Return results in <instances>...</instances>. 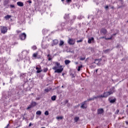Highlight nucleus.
Listing matches in <instances>:
<instances>
[{"label":"nucleus","instance_id":"f257e3e1","mask_svg":"<svg viewBox=\"0 0 128 128\" xmlns=\"http://www.w3.org/2000/svg\"><path fill=\"white\" fill-rule=\"evenodd\" d=\"M114 88H112L110 89V92H104L103 95H100V96H98L97 97H94L92 98L88 99L87 100L88 102H90V100H94V98H108V96H110V94H114Z\"/></svg>","mask_w":128,"mask_h":128},{"label":"nucleus","instance_id":"f03ea898","mask_svg":"<svg viewBox=\"0 0 128 128\" xmlns=\"http://www.w3.org/2000/svg\"><path fill=\"white\" fill-rule=\"evenodd\" d=\"M56 66H54L52 68V70H54V72H58V74H60L64 70V68H62V66L60 65V64L58 62H55Z\"/></svg>","mask_w":128,"mask_h":128},{"label":"nucleus","instance_id":"7ed1b4c3","mask_svg":"<svg viewBox=\"0 0 128 128\" xmlns=\"http://www.w3.org/2000/svg\"><path fill=\"white\" fill-rule=\"evenodd\" d=\"M20 38L22 40H26V34L24 33L20 34Z\"/></svg>","mask_w":128,"mask_h":128},{"label":"nucleus","instance_id":"20e7f679","mask_svg":"<svg viewBox=\"0 0 128 128\" xmlns=\"http://www.w3.org/2000/svg\"><path fill=\"white\" fill-rule=\"evenodd\" d=\"M6 32H8V28H6V27H4V26L1 27L2 34H6Z\"/></svg>","mask_w":128,"mask_h":128},{"label":"nucleus","instance_id":"39448f33","mask_svg":"<svg viewBox=\"0 0 128 128\" xmlns=\"http://www.w3.org/2000/svg\"><path fill=\"white\" fill-rule=\"evenodd\" d=\"M68 44L71 45L74 44H76V40L72 38H69L68 40Z\"/></svg>","mask_w":128,"mask_h":128},{"label":"nucleus","instance_id":"423d86ee","mask_svg":"<svg viewBox=\"0 0 128 128\" xmlns=\"http://www.w3.org/2000/svg\"><path fill=\"white\" fill-rule=\"evenodd\" d=\"M104 109H102V108H98V110L97 114H104Z\"/></svg>","mask_w":128,"mask_h":128},{"label":"nucleus","instance_id":"0eeeda50","mask_svg":"<svg viewBox=\"0 0 128 128\" xmlns=\"http://www.w3.org/2000/svg\"><path fill=\"white\" fill-rule=\"evenodd\" d=\"M81 108L83 109L86 108V102H84L82 104Z\"/></svg>","mask_w":128,"mask_h":128},{"label":"nucleus","instance_id":"6e6552de","mask_svg":"<svg viewBox=\"0 0 128 128\" xmlns=\"http://www.w3.org/2000/svg\"><path fill=\"white\" fill-rule=\"evenodd\" d=\"M17 5L18 6H24V3L21 2H17Z\"/></svg>","mask_w":128,"mask_h":128},{"label":"nucleus","instance_id":"1a4fd4ad","mask_svg":"<svg viewBox=\"0 0 128 128\" xmlns=\"http://www.w3.org/2000/svg\"><path fill=\"white\" fill-rule=\"evenodd\" d=\"M101 32H102L104 34H106V30L105 28H102L101 30Z\"/></svg>","mask_w":128,"mask_h":128},{"label":"nucleus","instance_id":"9d476101","mask_svg":"<svg viewBox=\"0 0 128 128\" xmlns=\"http://www.w3.org/2000/svg\"><path fill=\"white\" fill-rule=\"evenodd\" d=\"M92 42H94V38H89L88 40V44H92Z\"/></svg>","mask_w":128,"mask_h":128},{"label":"nucleus","instance_id":"9b49d317","mask_svg":"<svg viewBox=\"0 0 128 128\" xmlns=\"http://www.w3.org/2000/svg\"><path fill=\"white\" fill-rule=\"evenodd\" d=\"M64 64H65L68 65V64H70V60H66L64 61Z\"/></svg>","mask_w":128,"mask_h":128},{"label":"nucleus","instance_id":"f8f14e48","mask_svg":"<svg viewBox=\"0 0 128 128\" xmlns=\"http://www.w3.org/2000/svg\"><path fill=\"white\" fill-rule=\"evenodd\" d=\"M36 70H37L36 72L38 74H40V72H42V70L40 69V68H38V67H36Z\"/></svg>","mask_w":128,"mask_h":128},{"label":"nucleus","instance_id":"ddd939ff","mask_svg":"<svg viewBox=\"0 0 128 128\" xmlns=\"http://www.w3.org/2000/svg\"><path fill=\"white\" fill-rule=\"evenodd\" d=\"M109 102L111 104H114L116 102V99H109Z\"/></svg>","mask_w":128,"mask_h":128},{"label":"nucleus","instance_id":"4468645a","mask_svg":"<svg viewBox=\"0 0 128 128\" xmlns=\"http://www.w3.org/2000/svg\"><path fill=\"white\" fill-rule=\"evenodd\" d=\"M56 118L58 120H62L64 118V116H57Z\"/></svg>","mask_w":128,"mask_h":128},{"label":"nucleus","instance_id":"2eb2a0df","mask_svg":"<svg viewBox=\"0 0 128 128\" xmlns=\"http://www.w3.org/2000/svg\"><path fill=\"white\" fill-rule=\"evenodd\" d=\"M78 120H80V118H78V117H75L74 118V122H78Z\"/></svg>","mask_w":128,"mask_h":128},{"label":"nucleus","instance_id":"dca6fc26","mask_svg":"<svg viewBox=\"0 0 128 128\" xmlns=\"http://www.w3.org/2000/svg\"><path fill=\"white\" fill-rule=\"evenodd\" d=\"M37 104L36 102H32L31 104V106H36Z\"/></svg>","mask_w":128,"mask_h":128},{"label":"nucleus","instance_id":"f3484780","mask_svg":"<svg viewBox=\"0 0 128 128\" xmlns=\"http://www.w3.org/2000/svg\"><path fill=\"white\" fill-rule=\"evenodd\" d=\"M36 114H38V116H40L42 114V112L38 110L36 112Z\"/></svg>","mask_w":128,"mask_h":128},{"label":"nucleus","instance_id":"a211bd4d","mask_svg":"<svg viewBox=\"0 0 128 128\" xmlns=\"http://www.w3.org/2000/svg\"><path fill=\"white\" fill-rule=\"evenodd\" d=\"M56 96H54L51 98V100H56Z\"/></svg>","mask_w":128,"mask_h":128},{"label":"nucleus","instance_id":"6ab92c4d","mask_svg":"<svg viewBox=\"0 0 128 128\" xmlns=\"http://www.w3.org/2000/svg\"><path fill=\"white\" fill-rule=\"evenodd\" d=\"M48 60H52V56H50V54L48 55Z\"/></svg>","mask_w":128,"mask_h":128},{"label":"nucleus","instance_id":"aec40b11","mask_svg":"<svg viewBox=\"0 0 128 128\" xmlns=\"http://www.w3.org/2000/svg\"><path fill=\"white\" fill-rule=\"evenodd\" d=\"M33 58H36L38 56V53H34L32 55Z\"/></svg>","mask_w":128,"mask_h":128},{"label":"nucleus","instance_id":"412c9836","mask_svg":"<svg viewBox=\"0 0 128 128\" xmlns=\"http://www.w3.org/2000/svg\"><path fill=\"white\" fill-rule=\"evenodd\" d=\"M11 17L10 16V15H7L5 16V18H6V20H8V18H10Z\"/></svg>","mask_w":128,"mask_h":128},{"label":"nucleus","instance_id":"4be33fe9","mask_svg":"<svg viewBox=\"0 0 128 128\" xmlns=\"http://www.w3.org/2000/svg\"><path fill=\"white\" fill-rule=\"evenodd\" d=\"M64 44V41L60 40V44H59V46H62V44Z\"/></svg>","mask_w":128,"mask_h":128},{"label":"nucleus","instance_id":"5701e85b","mask_svg":"<svg viewBox=\"0 0 128 128\" xmlns=\"http://www.w3.org/2000/svg\"><path fill=\"white\" fill-rule=\"evenodd\" d=\"M54 44H58V40H56L53 41Z\"/></svg>","mask_w":128,"mask_h":128},{"label":"nucleus","instance_id":"b1692460","mask_svg":"<svg viewBox=\"0 0 128 128\" xmlns=\"http://www.w3.org/2000/svg\"><path fill=\"white\" fill-rule=\"evenodd\" d=\"M82 68V66H80L78 67V72H80V68Z\"/></svg>","mask_w":128,"mask_h":128},{"label":"nucleus","instance_id":"393cba45","mask_svg":"<svg viewBox=\"0 0 128 128\" xmlns=\"http://www.w3.org/2000/svg\"><path fill=\"white\" fill-rule=\"evenodd\" d=\"M32 108V106L30 104L27 108V110H30V108Z\"/></svg>","mask_w":128,"mask_h":128},{"label":"nucleus","instance_id":"a878e982","mask_svg":"<svg viewBox=\"0 0 128 128\" xmlns=\"http://www.w3.org/2000/svg\"><path fill=\"white\" fill-rule=\"evenodd\" d=\"M45 116H48V111H46L44 112Z\"/></svg>","mask_w":128,"mask_h":128},{"label":"nucleus","instance_id":"bb28decb","mask_svg":"<svg viewBox=\"0 0 128 128\" xmlns=\"http://www.w3.org/2000/svg\"><path fill=\"white\" fill-rule=\"evenodd\" d=\"M66 2L68 4H70L72 2V0H66Z\"/></svg>","mask_w":128,"mask_h":128},{"label":"nucleus","instance_id":"cd10ccee","mask_svg":"<svg viewBox=\"0 0 128 128\" xmlns=\"http://www.w3.org/2000/svg\"><path fill=\"white\" fill-rule=\"evenodd\" d=\"M110 52V50L108 49L104 50V52H106H106Z\"/></svg>","mask_w":128,"mask_h":128},{"label":"nucleus","instance_id":"c85d7f7f","mask_svg":"<svg viewBox=\"0 0 128 128\" xmlns=\"http://www.w3.org/2000/svg\"><path fill=\"white\" fill-rule=\"evenodd\" d=\"M32 50H35L36 48V46H32Z\"/></svg>","mask_w":128,"mask_h":128},{"label":"nucleus","instance_id":"c756f323","mask_svg":"<svg viewBox=\"0 0 128 128\" xmlns=\"http://www.w3.org/2000/svg\"><path fill=\"white\" fill-rule=\"evenodd\" d=\"M80 60H86V58H80Z\"/></svg>","mask_w":128,"mask_h":128},{"label":"nucleus","instance_id":"7c9ffc66","mask_svg":"<svg viewBox=\"0 0 128 128\" xmlns=\"http://www.w3.org/2000/svg\"><path fill=\"white\" fill-rule=\"evenodd\" d=\"M10 7L12 8H14V5L11 4V5H10Z\"/></svg>","mask_w":128,"mask_h":128},{"label":"nucleus","instance_id":"2f4dec72","mask_svg":"<svg viewBox=\"0 0 128 128\" xmlns=\"http://www.w3.org/2000/svg\"><path fill=\"white\" fill-rule=\"evenodd\" d=\"M82 42V40H77V42Z\"/></svg>","mask_w":128,"mask_h":128},{"label":"nucleus","instance_id":"473e14b6","mask_svg":"<svg viewBox=\"0 0 128 128\" xmlns=\"http://www.w3.org/2000/svg\"><path fill=\"white\" fill-rule=\"evenodd\" d=\"M118 112H120V110H117L115 114H118Z\"/></svg>","mask_w":128,"mask_h":128},{"label":"nucleus","instance_id":"72a5a7b5","mask_svg":"<svg viewBox=\"0 0 128 128\" xmlns=\"http://www.w3.org/2000/svg\"><path fill=\"white\" fill-rule=\"evenodd\" d=\"M16 32H17V34H20V32H22V31H20V30H17Z\"/></svg>","mask_w":128,"mask_h":128},{"label":"nucleus","instance_id":"f704fd0d","mask_svg":"<svg viewBox=\"0 0 128 128\" xmlns=\"http://www.w3.org/2000/svg\"><path fill=\"white\" fill-rule=\"evenodd\" d=\"M45 92H50V90H48V89H46V90H45Z\"/></svg>","mask_w":128,"mask_h":128},{"label":"nucleus","instance_id":"c9c22d12","mask_svg":"<svg viewBox=\"0 0 128 128\" xmlns=\"http://www.w3.org/2000/svg\"><path fill=\"white\" fill-rule=\"evenodd\" d=\"M44 72H48V68H45V69H44Z\"/></svg>","mask_w":128,"mask_h":128},{"label":"nucleus","instance_id":"e433bc0d","mask_svg":"<svg viewBox=\"0 0 128 128\" xmlns=\"http://www.w3.org/2000/svg\"><path fill=\"white\" fill-rule=\"evenodd\" d=\"M96 62H98V60H96L95 62H94V64H96Z\"/></svg>","mask_w":128,"mask_h":128},{"label":"nucleus","instance_id":"4c0bfd02","mask_svg":"<svg viewBox=\"0 0 128 128\" xmlns=\"http://www.w3.org/2000/svg\"><path fill=\"white\" fill-rule=\"evenodd\" d=\"M105 8L106 10V9H108V6H105Z\"/></svg>","mask_w":128,"mask_h":128},{"label":"nucleus","instance_id":"58836bf2","mask_svg":"<svg viewBox=\"0 0 128 128\" xmlns=\"http://www.w3.org/2000/svg\"><path fill=\"white\" fill-rule=\"evenodd\" d=\"M27 2H28L29 4H32V0H28Z\"/></svg>","mask_w":128,"mask_h":128},{"label":"nucleus","instance_id":"ea45409f","mask_svg":"<svg viewBox=\"0 0 128 128\" xmlns=\"http://www.w3.org/2000/svg\"><path fill=\"white\" fill-rule=\"evenodd\" d=\"M112 37L110 38H106V40H112Z\"/></svg>","mask_w":128,"mask_h":128},{"label":"nucleus","instance_id":"a19ab883","mask_svg":"<svg viewBox=\"0 0 128 128\" xmlns=\"http://www.w3.org/2000/svg\"><path fill=\"white\" fill-rule=\"evenodd\" d=\"M8 126H9V124H8L7 125V126H6L4 128H8Z\"/></svg>","mask_w":128,"mask_h":128},{"label":"nucleus","instance_id":"79ce46f5","mask_svg":"<svg viewBox=\"0 0 128 128\" xmlns=\"http://www.w3.org/2000/svg\"><path fill=\"white\" fill-rule=\"evenodd\" d=\"M32 126V124H31V123H30V124H29V126Z\"/></svg>","mask_w":128,"mask_h":128},{"label":"nucleus","instance_id":"37998d69","mask_svg":"<svg viewBox=\"0 0 128 128\" xmlns=\"http://www.w3.org/2000/svg\"><path fill=\"white\" fill-rule=\"evenodd\" d=\"M76 64H78V62H75Z\"/></svg>","mask_w":128,"mask_h":128},{"label":"nucleus","instance_id":"c03bdc74","mask_svg":"<svg viewBox=\"0 0 128 128\" xmlns=\"http://www.w3.org/2000/svg\"><path fill=\"white\" fill-rule=\"evenodd\" d=\"M101 38H104V37H102Z\"/></svg>","mask_w":128,"mask_h":128},{"label":"nucleus","instance_id":"a18cd8bd","mask_svg":"<svg viewBox=\"0 0 128 128\" xmlns=\"http://www.w3.org/2000/svg\"><path fill=\"white\" fill-rule=\"evenodd\" d=\"M5 84L4 83H3V86H4Z\"/></svg>","mask_w":128,"mask_h":128},{"label":"nucleus","instance_id":"49530a36","mask_svg":"<svg viewBox=\"0 0 128 128\" xmlns=\"http://www.w3.org/2000/svg\"><path fill=\"white\" fill-rule=\"evenodd\" d=\"M126 124H128V122H126Z\"/></svg>","mask_w":128,"mask_h":128},{"label":"nucleus","instance_id":"de8ad7c7","mask_svg":"<svg viewBox=\"0 0 128 128\" xmlns=\"http://www.w3.org/2000/svg\"><path fill=\"white\" fill-rule=\"evenodd\" d=\"M46 128V127H42V128Z\"/></svg>","mask_w":128,"mask_h":128},{"label":"nucleus","instance_id":"09e8293b","mask_svg":"<svg viewBox=\"0 0 128 128\" xmlns=\"http://www.w3.org/2000/svg\"><path fill=\"white\" fill-rule=\"evenodd\" d=\"M64 0H62V2H64Z\"/></svg>","mask_w":128,"mask_h":128},{"label":"nucleus","instance_id":"8fccbe9b","mask_svg":"<svg viewBox=\"0 0 128 128\" xmlns=\"http://www.w3.org/2000/svg\"><path fill=\"white\" fill-rule=\"evenodd\" d=\"M62 88H64V86H62Z\"/></svg>","mask_w":128,"mask_h":128}]
</instances>
